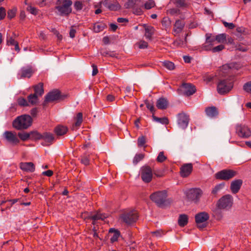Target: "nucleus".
Masks as SVG:
<instances>
[{"label":"nucleus","instance_id":"36","mask_svg":"<svg viewBox=\"0 0 251 251\" xmlns=\"http://www.w3.org/2000/svg\"><path fill=\"white\" fill-rule=\"evenodd\" d=\"M105 27V25L102 23H97L94 25L93 30L96 32L98 33L102 31Z\"/></svg>","mask_w":251,"mask_h":251},{"label":"nucleus","instance_id":"28","mask_svg":"<svg viewBox=\"0 0 251 251\" xmlns=\"http://www.w3.org/2000/svg\"><path fill=\"white\" fill-rule=\"evenodd\" d=\"M145 33V36L147 39L151 40V39L152 35L154 32V28L153 26L150 25H144Z\"/></svg>","mask_w":251,"mask_h":251},{"label":"nucleus","instance_id":"31","mask_svg":"<svg viewBox=\"0 0 251 251\" xmlns=\"http://www.w3.org/2000/svg\"><path fill=\"white\" fill-rule=\"evenodd\" d=\"M34 94L38 96H41L44 94L43 83H39L37 85L33 86Z\"/></svg>","mask_w":251,"mask_h":251},{"label":"nucleus","instance_id":"18","mask_svg":"<svg viewBox=\"0 0 251 251\" xmlns=\"http://www.w3.org/2000/svg\"><path fill=\"white\" fill-rule=\"evenodd\" d=\"M60 93L58 90H55L48 93L45 97V102L53 101L60 99Z\"/></svg>","mask_w":251,"mask_h":251},{"label":"nucleus","instance_id":"51","mask_svg":"<svg viewBox=\"0 0 251 251\" xmlns=\"http://www.w3.org/2000/svg\"><path fill=\"white\" fill-rule=\"evenodd\" d=\"M17 12V9L16 8H13L12 9L9 10L8 11L7 16L9 19H12L14 18Z\"/></svg>","mask_w":251,"mask_h":251},{"label":"nucleus","instance_id":"52","mask_svg":"<svg viewBox=\"0 0 251 251\" xmlns=\"http://www.w3.org/2000/svg\"><path fill=\"white\" fill-rule=\"evenodd\" d=\"M152 236L158 238L161 237L164 234V232L162 230H157L151 232Z\"/></svg>","mask_w":251,"mask_h":251},{"label":"nucleus","instance_id":"63","mask_svg":"<svg viewBox=\"0 0 251 251\" xmlns=\"http://www.w3.org/2000/svg\"><path fill=\"white\" fill-rule=\"evenodd\" d=\"M230 70V68L228 65H223L221 69V70L224 73H228V71Z\"/></svg>","mask_w":251,"mask_h":251},{"label":"nucleus","instance_id":"27","mask_svg":"<svg viewBox=\"0 0 251 251\" xmlns=\"http://www.w3.org/2000/svg\"><path fill=\"white\" fill-rule=\"evenodd\" d=\"M205 111L207 116L211 118L215 117L218 114V110L215 106L207 107Z\"/></svg>","mask_w":251,"mask_h":251},{"label":"nucleus","instance_id":"47","mask_svg":"<svg viewBox=\"0 0 251 251\" xmlns=\"http://www.w3.org/2000/svg\"><path fill=\"white\" fill-rule=\"evenodd\" d=\"M155 5V2L153 0H148L145 3L144 7L146 9H150L153 7Z\"/></svg>","mask_w":251,"mask_h":251},{"label":"nucleus","instance_id":"57","mask_svg":"<svg viewBox=\"0 0 251 251\" xmlns=\"http://www.w3.org/2000/svg\"><path fill=\"white\" fill-rule=\"evenodd\" d=\"M225 48V46L223 45H220L214 48H211V50L213 52H219Z\"/></svg>","mask_w":251,"mask_h":251},{"label":"nucleus","instance_id":"13","mask_svg":"<svg viewBox=\"0 0 251 251\" xmlns=\"http://www.w3.org/2000/svg\"><path fill=\"white\" fill-rule=\"evenodd\" d=\"M236 132L239 136L243 138H248L251 135L250 129L245 126H237Z\"/></svg>","mask_w":251,"mask_h":251},{"label":"nucleus","instance_id":"25","mask_svg":"<svg viewBox=\"0 0 251 251\" xmlns=\"http://www.w3.org/2000/svg\"><path fill=\"white\" fill-rule=\"evenodd\" d=\"M42 140H43L45 145H49L54 140L52 134L50 133L44 132L42 134Z\"/></svg>","mask_w":251,"mask_h":251},{"label":"nucleus","instance_id":"44","mask_svg":"<svg viewBox=\"0 0 251 251\" xmlns=\"http://www.w3.org/2000/svg\"><path fill=\"white\" fill-rule=\"evenodd\" d=\"M163 66L169 70H173L175 68L174 64L169 61H165L162 63Z\"/></svg>","mask_w":251,"mask_h":251},{"label":"nucleus","instance_id":"22","mask_svg":"<svg viewBox=\"0 0 251 251\" xmlns=\"http://www.w3.org/2000/svg\"><path fill=\"white\" fill-rule=\"evenodd\" d=\"M20 168L25 171L33 172L35 168L32 162H22L20 164Z\"/></svg>","mask_w":251,"mask_h":251},{"label":"nucleus","instance_id":"6","mask_svg":"<svg viewBox=\"0 0 251 251\" xmlns=\"http://www.w3.org/2000/svg\"><path fill=\"white\" fill-rule=\"evenodd\" d=\"M237 175V172L233 170L225 169L219 171L215 174V177L217 179L229 180Z\"/></svg>","mask_w":251,"mask_h":251},{"label":"nucleus","instance_id":"19","mask_svg":"<svg viewBox=\"0 0 251 251\" xmlns=\"http://www.w3.org/2000/svg\"><path fill=\"white\" fill-rule=\"evenodd\" d=\"M34 72V71L31 67L27 66L25 67H23L21 70L20 78H29L32 76Z\"/></svg>","mask_w":251,"mask_h":251},{"label":"nucleus","instance_id":"8","mask_svg":"<svg viewBox=\"0 0 251 251\" xmlns=\"http://www.w3.org/2000/svg\"><path fill=\"white\" fill-rule=\"evenodd\" d=\"M2 136L8 143L12 145H16L20 143V139L15 132L5 131Z\"/></svg>","mask_w":251,"mask_h":251},{"label":"nucleus","instance_id":"34","mask_svg":"<svg viewBox=\"0 0 251 251\" xmlns=\"http://www.w3.org/2000/svg\"><path fill=\"white\" fill-rule=\"evenodd\" d=\"M38 96L34 93L29 95L27 97L28 104L30 103L32 105L37 104L38 102Z\"/></svg>","mask_w":251,"mask_h":251},{"label":"nucleus","instance_id":"49","mask_svg":"<svg viewBox=\"0 0 251 251\" xmlns=\"http://www.w3.org/2000/svg\"><path fill=\"white\" fill-rule=\"evenodd\" d=\"M146 138L145 136H142L138 138L137 144L138 147H142L143 146H144V145L146 144Z\"/></svg>","mask_w":251,"mask_h":251},{"label":"nucleus","instance_id":"48","mask_svg":"<svg viewBox=\"0 0 251 251\" xmlns=\"http://www.w3.org/2000/svg\"><path fill=\"white\" fill-rule=\"evenodd\" d=\"M167 159V157L165 156L164 152L161 151L157 157L156 160L158 162H163Z\"/></svg>","mask_w":251,"mask_h":251},{"label":"nucleus","instance_id":"4","mask_svg":"<svg viewBox=\"0 0 251 251\" xmlns=\"http://www.w3.org/2000/svg\"><path fill=\"white\" fill-rule=\"evenodd\" d=\"M233 82L231 79L220 80L217 85V91L220 94L228 93L233 88Z\"/></svg>","mask_w":251,"mask_h":251},{"label":"nucleus","instance_id":"7","mask_svg":"<svg viewBox=\"0 0 251 251\" xmlns=\"http://www.w3.org/2000/svg\"><path fill=\"white\" fill-rule=\"evenodd\" d=\"M138 213L136 210L126 211L121 215V219L126 224L130 225L136 222Z\"/></svg>","mask_w":251,"mask_h":251},{"label":"nucleus","instance_id":"10","mask_svg":"<svg viewBox=\"0 0 251 251\" xmlns=\"http://www.w3.org/2000/svg\"><path fill=\"white\" fill-rule=\"evenodd\" d=\"M209 218V214L205 212H200L195 215V221L199 228L205 227V223Z\"/></svg>","mask_w":251,"mask_h":251},{"label":"nucleus","instance_id":"15","mask_svg":"<svg viewBox=\"0 0 251 251\" xmlns=\"http://www.w3.org/2000/svg\"><path fill=\"white\" fill-rule=\"evenodd\" d=\"M180 176L183 177L188 176L193 170V165L191 163H186L183 165L180 169Z\"/></svg>","mask_w":251,"mask_h":251},{"label":"nucleus","instance_id":"33","mask_svg":"<svg viewBox=\"0 0 251 251\" xmlns=\"http://www.w3.org/2000/svg\"><path fill=\"white\" fill-rule=\"evenodd\" d=\"M225 183L223 182L216 185L212 190L211 194L216 196L224 188Z\"/></svg>","mask_w":251,"mask_h":251},{"label":"nucleus","instance_id":"40","mask_svg":"<svg viewBox=\"0 0 251 251\" xmlns=\"http://www.w3.org/2000/svg\"><path fill=\"white\" fill-rule=\"evenodd\" d=\"M152 118L153 120L156 122L161 123L164 125H168L169 124V120L167 118H158L153 115Z\"/></svg>","mask_w":251,"mask_h":251},{"label":"nucleus","instance_id":"54","mask_svg":"<svg viewBox=\"0 0 251 251\" xmlns=\"http://www.w3.org/2000/svg\"><path fill=\"white\" fill-rule=\"evenodd\" d=\"M74 7L77 11L80 10L83 8V3L82 1H76L74 3Z\"/></svg>","mask_w":251,"mask_h":251},{"label":"nucleus","instance_id":"42","mask_svg":"<svg viewBox=\"0 0 251 251\" xmlns=\"http://www.w3.org/2000/svg\"><path fill=\"white\" fill-rule=\"evenodd\" d=\"M42 134L37 131L30 132V138L33 140H40L42 139Z\"/></svg>","mask_w":251,"mask_h":251},{"label":"nucleus","instance_id":"43","mask_svg":"<svg viewBox=\"0 0 251 251\" xmlns=\"http://www.w3.org/2000/svg\"><path fill=\"white\" fill-rule=\"evenodd\" d=\"M18 137H19L23 141H26L30 138V133L26 132H19Z\"/></svg>","mask_w":251,"mask_h":251},{"label":"nucleus","instance_id":"46","mask_svg":"<svg viewBox=\"0 0 251 251\" xmlns=\"http://www.w3.org/2000/svg\"><path fill=\"white\" fill-rule=\"evenodd\" d=\"M18 103L21 106H29L28 101L24 98L20 97L17 100Z\"/></svg>","mask_w":251,"mask_h":251},{"label":"nucleus","instance_id":"41","mask_svg":"<svg viewBox=\"0 0 251 251\" xmlns=\"http://www.w3.org/2000/svg\"><path fill=\"white\" fill-rule=\"evenodd\" d=\"M222 209H219L217 207V209L213 210V215L217 220H220L223 218V214L221 211Z\"/></svg>","mask_w":251,"mask_h":251},{"label":"nucleus","instance_id":"62","mask_svg":"<svg viewBox=\"0 0 251 251\" xmlns=\"http://www.w3.org/2000/svg\"><path fill=\"white\" fill-rule=\"evenodd\" d=\"M154 174L157 177H162L164 176V171L160 170H155Z\"/></svg>","mask_w":251,"mask_h":251},{"label":"nucleus","instance_id":"12","mask_svg":"<svg viewBox=\"0 0 251 251\" xmlns=\"http://www.w3.org/2000/svg\"><path fill=\"white\" fill-rule=\"evenodd\" d=\"M177 124L179 126L182 128H186L189 122V116L185 113L182 112L177 115Z\"/></svg>","mask_w":251,"mask_h":251},{"label":"nucleus","instance_id":"37","mask_svg":"<svg viewBox=\"0 0 251 251\" xmlns=\"http://www.w3.org/2000/svg\"><path fill=\"white\" fill-rule=\"evenodd\" d=\"M7 44L8 45L15 46V50L18 51H20V48L19 47L18 43L16 41H15L12 37H7Z\"/></svg>","mask_w":251,"mask_h":251},{"label":"nucleus","instance_id":"59","mask_svg":"<svg viewBox=\"0 0 251 251\" xmlns=\"http://www.w3.org/2000/svg\"><path fill=\"white\" fill-rule=\"evenodd\" d=\"M244 89L246 92L251 93V81L245 84L244 85Z\"/></svg>","mask_w":251,"mask_h":251},{"label":"nucleus","instance_id":"64","mask_svg":"<svg viewBox=\"0 0 251 251\" xmlns=\"http://www.w3.org/2000/svg\"><path fill=\"white\" fill-rule=\"evenodd\" d=\"M236 50L241 51L245 52L247 51L248 49L247 47H244L240 45H239L238 46H237Z\"/></svg>","mask_w":251,"mask_h":251},{"label":"nucleus","instance_id":"5","mask_svg":"<svg viewBox=\"0 0 251 251\" xmlns=\"http://www.w3.org/2000/svg\"><path fill=\"white\" fill-rule=\"evenodd\" d=\"M167 193L165 191H158L152 194L150 196L151 199L155 202L159 207L166 205Z\"/></svg>","mask_w":251,"mask_h":251},{"label":"nucleus","instance_id":"32","mask_svg":"<svg viewBox=\"0 0 251 251\" xmlns=\"http://www.w3.org/2000/svg\"><path fill=\"white\" fill-rule=\"evenodd\" d=\"M186 38L185 40H183L181 39H177L174 41L172 45L174 47L176 48H183L186 46Z\"/></svg>","mask_w":251,"mask_h":251},{"label":"nucleus","instance_id":"2","mask_svg":"<svg viewBox=\"0 0 251 251\" xmlns=\"http://www.w3.org/2000/svg\"><path fill=\"white\" fill-rule=\"evenodd\" d=\"M32 120L29 115H22L17 117L13 122V126L16 129L27 128L31 125Z\"/></svg>","mask_w":251,"mask_h":251},{"label":"nucleus","instance_id":"30","mask_svg":"<svg viewBox=\"0 0 251 251\" xmlns=\"http://www.w3.org/2000/svg\"><path fill=\"white\" fill-rule=\"evenodd\" d=\"M75 122L74 125L73 126V130L75 128H77L79 127L83 121V116L81 112H79L77 114L76 117L75 118Z\"/></svg>","mask_w":251,"mask_h":251},{"label":"nucleus","instance_id":"55","mask_svg":"<svg viewBox=\"0 0 251 251\" xmlns=\"http://www.w3.org/2000/svg\"><path fill=\"white\" fill-rule=\"evenodd\" d=\"M136 45L138 46L139 48L144 49L148 47V44L147 42L144 41H140L136 44Z\"/></svg>","mask_w":251,"mask_h":251},{"label":"nucleus","instance_id":"24","mask_svg":"<svg viewBox=\"0 0 251 251\" xmlns=\"http://www.w3.org/2000/svg\"><path fill=\"white\" fill-rule=\"evenodd\" d=\"M215 36H208V35L206 34V44L207 45H205L203 46V48L205 50H211V48L214 45V42L216 41V40L215 39Z\"/></svg>","mask_w":251,"mask_h":251},{"label":"nucleus","instance_id":"26","mask_svg":"<svg viewBox=\"0 0 251 251\" xmlns=\"http://www.w3.org/2000/svg\"><path fill=\"white\" fill-rule=\"evenodd\" d=\"M168 106V101L164 98H159L156 102V106L159 109H165Z\"/></svg>","mask_w":251,"mask_h":251},{"label":"nucleus","instance_id":"11","mask_svg":"<svg viewBox=\"0 0 251 251\" xmlns=\"http://www.w3.org/2000/svg\"><path fill=\"white\" fill-rule=\"evenodd\" d=\"M111 11H116L120 9V5L117 0H104L100 2Z\"/></svg>","mask_w":251,"mask_h":251},{"label":"nucleus","instance_id":"1","mask_svg":"<svg viewBox=\"0 0 251 251\" xmlns=\"http://www.w3.org/2000/svg\"><path fill=\"white\" fill-rule=\"evenodd\" d=\"M71 0H57L54 7L55 13L62 17H68L72 12Z\"/></svg>","mask_w":251,"mask_h":251},{"label":"nucleus","instance_id":"61","mask_svg":"<svg viewBox=\"0 0 251 251\" xmlns=\"http://www.w3.org/2000/svg\"><path fill=\"white\" fill-rule=\"evenodd\" d=\"M6 15V11L3 7H0V20L3 19Z\"/></svg>","mask_w":251,"mask_h":251},{"label":"nucleus","instance_id":"9","mask_svg":"<svg viewBox=\"0 0 251 251\" xmlns=\"http://www.w3.org/2000/svg\"><path fill=\"white\" fill-rule=\"evenodd\" d=\"M152 171L151 168L148 166H145L141 169V177L143 181L146 183L151 182L152 178Z\"/></svg>","mask_w":251,"mask_h":251},{"label":"nucleus","instance_id":"16","mask_svg":"<svg viewBox=\"0 0 251 251\" xmlns=\"http://www.w3.org/2000/svg\"><path fill=\"white\" fill-rule=\"evenodd\" d=\"M202 194V191L199 188L191 189L188 193V197L193 200L197 201Z\"/></svg>","mask_w":251,"mask_h":251},{"label":"nucleus","instance_id":"56","mask_svg":"<svg viewBox=\"0 0 251 251\" xmlns=\"http://www.w3.org/2000/svg\"><path fill=\"white\" fill-rule=\"evenodd\" d=\"M89 158L87 155H84L81 157V162L85 165H88L89 164Z\"/></svg>","mask_w":251,"mask_h":251},{"label":"nucleus","instance_id":"29","mask_svg":"<svg viewBox=\"0 0 251 251\" xmlns=\"http://www.w3.org/2000/svg\"><path fill=\"white\" fill-rule=\"evenodd\" d=\"M68 128L67 126L59 125L54 128V132L58 136L63 135L67 133Z\"/></svg>","mask_w":251,"mask_h":251},{"label":"nucleus","instance_id":"23","mask_svg":"<svg viewBox=\"0 0 251 251\" xmlns=\"http://www.w3.org/2000/svg\"><path fill=\"white\" fill-rule=\"evenodd\" d=\"M109 234L111 236L110 242L113 243L118 241L119 237L120 236V231L115 229V228H111L109 230Z\"/></svg>","mask_w":251,"mask_h":251},{"label":"nucleus","instance_id":"50","mask_svg":"<svg viewBox=\"0 0 251 251\" xmlns=\"http://www.w3.org/2000/svg\"><path fill=\"white\" fill-rule=\"evenodd\" d=\"M180 13V10L176 8L169 9L167 10V14L171 15H178Z\"/></svg>","mask_w":251,"mask_h":251},{"label":"nucleus","instance_id":"20","mask_svg":"<svg viewBox=\"0 0 251 251\" xmlns=\"http://www.w3.org/2000/svg\"><path fill=\"white\" fill-rule=\"evenodd\" d=\"M108 217V215L105 213H101L100 212H97L96 213L91 214L88 217V219L93 220L92 224H95V222L97 220L103 221L105 219Z\"/></svg>","mask_w":251,"mask_h":251},{"label":"nucleus","instance_id":"14","mask_svg":"<svg viewBox=\"0 0 251 251\" xmlns=\"http://www.w3.org/2000/svg\"><path fill=\"white\" fill-rule=\"evenodd\" d=\"M181 90L184 95L187 96L192 95L196 90L195 86L190 83H183L181 87Z\"/></svg>","mask_w":251,"mask_h":251},{"label":"nucleus","instance_id":"45","mask_svg":"<svg viewBox=\"0 0 251 251\" xmlns=\"http://www.w3.org/2000/svg\"><path fill=\"white\" fill-rule=\"evenodd\" d=\"M145 156V155L143 153L137 154L134 157L133 163L134 164H137L139 161L142 160Z\"/></svg>","mask_w":251,"mask_h":251},{"label":"nucleus","instance_id":"38","mask_svg":"<svg viewBox=\"0 0 251 251\" xmlns=\"http://www.w3.org/2000/svg\"><path fill=\"white\" fill-rule=\"evenodd\" d=\"M226 35L225 33L219 34L215 37V39L218 43L223 44L226 42Z\"/></svg>","mask_w":251,"mask_h":251},{"label":"nucleus","instance_id":"17","mask_svg":"<svg viewBox=\"0 0 251 251\" xmlns=\"http://www.w3.org/2000/svg\"><path fill=\"white\" fill-rule=\"evenodd\" d=\"M243 181L242 179H238L231 181L230 184V190L233 194L237 193L241 188Z\"/></svg>","mask_w":251,"mask_h":251},{"label":"nucleus","instance_id":"60","mask_svg":"<svg viewBox=\"0 0 251 251\" xmlns=\"http://www.w3.org/2000/svg\"><path fill=\"white\" fill-rule=\"evenodd\" d=\"M222 22L224 26L226 27H227L229 29H231L235 27V25L233 23H229L226 21H223Z\"/></svg>","mask_w":251,"mask_h":251},{"label":"nucleus","instance_id":"3","mask_svg":"<svg viewBox=\"0 0 251 251\" xmlns=\"http://www.w3.org/2000/svg\"><path fill=\"white\" fill-rule=\"evenodd\" d=\"M233 203V197L230 195H226L218 201L216 205L219 209L227 210L231 208Z\"/></svg>","mask_w":251,"mask_h":251},{"label":"nucleus","instance_id":"21","mask_svg":"<svg viewBox=\"0 0 251 251\" xmlns=\"http://www.w3.org/2000/svg\"><path fill=\"white\" fill-rule=\"evenodd\" d=\"M185 23L183 21L176 20L174 26L173 33L175 36L179 34L183 30Z\"/></svg>","mask_w":251,"mask_h":251},{"label":"nucleus","instance_id":"53","mask_svg":"<svg viewBox=\"0 0 251 251\" xmlns=\"http://www.w3.org/2000/svg\"><path fill=\"white\" fill-rule=\"evenodd\" d=\"M145 103L147 106V107L151 111V113L154 114V107L152 103L150 102L148 100H146Z\"/></svg>","mask_w":251,"mask_h":251},{"label":"nucleus","instance_id":"58","mask_svg":"<svg viewBox=\"0 0 251 251\" xmlns=\"http://www.w3.org/2000/svg\"><path fill=\"white\" fill-rule=\"evenodd\" d=\"M27 10L29 11L30 13L33 15H36L38 13L37 9L36 8L32 7L31 6H28L27 7Z\"/></svg>","mask_w":251,"mask_h":251},{"label":"nucleus","instance_id":"39","mask_svg":"<svg viewBox=\"0 0 251 251\" xmlns=\"http://www.w3.org/2000/svg\"><path fill=\"white\" fill-rule=\"evenodd\" d=\"M174 3L179 8H184L188 6L187 0H176Z\"/></svg>","mask_w":251,"mask_h":251},{"label":"nucleus","instance_id":"35","mask_svg":"<svg viewBox=\"0 0 251 251\" xmlns=\"http://www.w3.org/2000/svg\"><path fill=\"white\" fill-rule=\"evenodd\" d=\"M188 216L185 214L180 215L178 220V225L183 227L188 223Z\"/></svg>","mask_w":251,"mask_h":251}]
</instances>
